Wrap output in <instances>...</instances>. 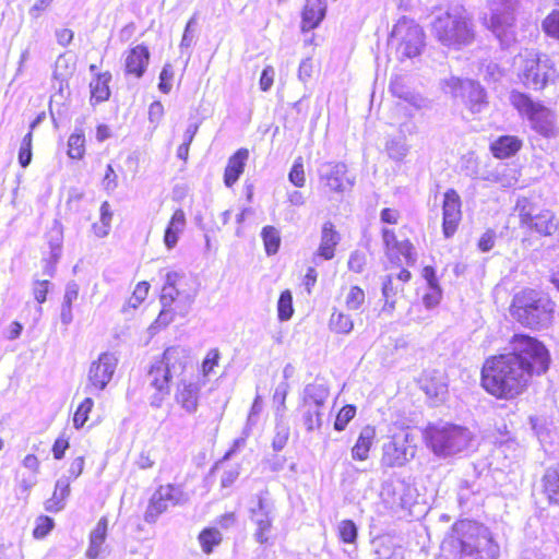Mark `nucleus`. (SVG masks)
<instances>
[{
    "instance_id": "nucleus-1",
    "label": "nucleus",
    "mask_w": 559,
    "mask_h": 559,
    "mask_svg": "<svg viewBox=\"0 0 559 559\" xmlns=\"http://www.w3.org/2000/svg\"><path fill=\"white\" fill-rule=\"evenodd\" d=\"M510 353L488 358L481 369V385L491 395L512 399L521 394L534 374L549 366V353L542 342L525 334L510 340Z\"/></svg>"
},
{
    "instance_id": "nucleus-2",
    "label": "nucleus",
    "mask_w": 559,
    "mask_h": 559,
    "mask_svg": "<svg viewBox=\"0 0 559 559\" xmlns=\"http://www.w3.org/2000/svg\"><path fill=\"white\" fill-rule=\"evenodd\" d=\"M455 559H498L499 546L487 527L469 520L456 522L444 542Z\"/></svg>"
},
{
    "instance_id": "nucleus-3",
    "label": "nucleus",
    "mask_w": 559,
    "mask_h": 559,
    "mask_svg": "<svg viewBox=\"0 0 559 559\" xmlns=\"http://www.w3.org/2000/svg\"><path fill=\"white\" fill-rule=\"evenodd\" d=\"M431 34L442 46L461 50L476 40V23L467 9L453 5L435 16Z\"/></svg>"
},
{
    "instance_id": "nucleus-4",
    "label": "nucleus",
    "mask_w": 559,
    "mask_h": 559,
    "mask_svg": "<svg viewBox=\"0 0 559 559\" xmlns=\"http://www.w3.org/2000/svg\"><path fill=\"white\" fill-rule=\"evenodd\" d=\"M555 307V302L547 295L526 289L514 296L510 312L522 325L539 330L551 325Z\"/></svg>"
},
{
    "instance_id": "nucleus-5",
    "label": "nucleus",
    "mask_w": 559,
    "mask_h": 559,
    "mask_svg": "<svg viewBox=\"0 0 559 559\" xmlns=\"http://www.w3.org/2000/svg\"><path fill=\"white\" fill-rule=\"evenodd\" d=\"M424 439L437 456L448 457L467 450L473 441V433L460 425L437 423L425 428Z\"/></svg>"
},
{
    "instance_id": "nucleus-6",
    "label": "nucleus",
    "mask_w": 559,
    "mask_h": 559,
    "mask_svg": "<svg viewBox=\"0 0 559 559\" xmlns=\"http://www.w3.org/2000/svg\"><path fill=\"white\" fill-rule=\"evenodd\" d=\"M519 5L520 0H487L488 14L484 16V24L503 47L516 40Z\"/></svg>"
},
{
    "instance_id": "nucleus-7",
    "label": "nucleus",
    "mask_w": 559,
    "mask_h": 559,
    "mask_svg": "<svg viewBox=\"0 0 559 559\" xmlns=\"http://www.w3.org/2000/svg\"><path fill=\"white\" fill-rule=\"evenodd\" d=\"M518 74L522 83L535 91L543 90L552 70L549 58L535 49H524L515 57Z\"/></svg>"
},
{
    "instance_id": "nucleus-8",
    "label": "nucleus",
    "mask_w": 559,
    "mask_h": 559,
    "mask_svg": "<svg viewBox=\"0 0 559 559\" xmlns=\"http://www.w3.org/2000/svg\"><path fill=\"white\" fill-rule=\"evenodd\" d=\"M510 100L522 116L527 117L532 128L537 133L545 138L557 134L556 117L549 108L533 102L527 95L520 92H513Z\"/></svg>"
},
{
    "instance_id": "nucleus-9",
    "label": "nucleus",
    "mask_w": 559,
    "mask_h": 559,
    "mask_svg": "<svg viewBox=\"0 0 559 559\" xmlns=\"http://www.w3.org/2000/svg\"><path fill=\"white\" fill-rule=\"evenodd\" d=\"M390 43L399 60L415 58L425 47V33L413 20L403 17L394 25Z\"/></svg>"
},
{
    "instance_id": "nucleus-10",
    "label": "nucleus",
    "mask_w": 559,
    "mask_h": 559,
    "mask_svg": "<svg viewBox=\"0 0 559 559\" xmlns=\"http://www.w3.org/2000/svg\"><path fill=\"white\" fill-rule=\"evenodd\" d=\"M416 444L408 431H400L388 438L381 448L380 464L386 468L405 466L415 457Z\"/></svg>"
},
{
    "instance_id": "nucleus-11",
    "label": "nucleus",
    "mask_w": 559,
    "mask_h": 559,
    "mask_svg": "<svg viewBox=\"0 0 559 559\" xmlns=\"http://www.w3.org/2000/svg\"><path fill=\"white\" fill-rule=\"evenodd\" d=\"M515 211L519 213L520 225L539 235L551 236L558 229L559 222L555 214L549 210L537 212L526 198L518 200Z\"/></svg>"
},
{
    "instance_id": "nucleus-12",
    "label": "nucleus",
    "mask_w": 559,
    "mask_h": 559,
    "mask_svg": "<svg viewBox=\"0 0 559 559\" xmlns=\"http://www.w3.org/2000/svg\"><path fill=\"white\" fill-rule=\"evenodd\" d=\"M187 500V495L179 486L171 484L159 486L150 499L144 520L147 523H154L170 506L183 504Z\"/></svg>"
},
{
    "instance_id": "nucleus-13",
    "label": "nucleus",
    "mask_w": 559,
    "mask_h": 559,
    "mask_svg": "<svg viewBox=\"0 0 559 559\" xmlns=\"http://www.w3.org/2000/svg\"><path fill=\"white\" fill-rule=\"evenodd\" d=\"M118 358L112 353H103L98 359L91 364L87 380L88 383L85 388L87 393L93 394L95 391H103L110 382L116 367Z\"/></svg>"
},
{
    "instance_id": "nucleus-14",
    "label": "nucleus",
    "mask_w": 559,
    "mask_h": 559,
    "mask_svg": "<svg viewBox=\"0 0 559 559\" xmlns=\"http://www.w3.org/2000/svg\"><path fill=\"white\" fill-rule=\"evenodd\" d=\"M461 198L454 189L444 192L442 204V230L447 238L453 236L462 219Z\"/></svg>"
},
{
    "instance_id": "nucleus-15",
    "label": "nucleus",
    "mask_w": 559,
    "mask_h": 559,
    "mask_svg": "<svg viewBox=\"0 0 559 559\" xmlns=\"http://www.w3.org/2000/svg\"><path fill=\"white\" fill-rule=\"evenodd\" d=\"M381 496L392 509H405L414 499V489L405 480L396 479L384 484Z\"/></svg>"
},
{
    "instance_id": "nucleus-16",
    "label": "nucleus",
    "mask_w": 559,
    "mask_h": 559,
    "mask_svg": "<svg viewBox=\"0 0 559 559\" xmlns=\"http://www.w3.org/2000/svg\"><path fill=\"white\" fill-rule=\"evenodd\" d=\"M205 384L200 379L181 380L176 388L175 401L189 415L194 414L199 407L200 391Z\"/></svg>"
},
{
    "instance_id": "nucleus-17",
    "label": "nucleus",
    "mask_w": 559,
    "mask_h": 559,
    "mask_svg": "<svg viewBox=\"0 0 559 559\" xmlns=\"http://www.w3.org/2000/svg\"><path fill=\"white\" fill-rule=\"evenodd\" d=\"M454 95L465 99L472 112H480L485 106L486 94L479 83L472 80L453 79Z\"/></svg>"
},
{
    "instance_id": "nucleus-18",
    "label": "nucleus",
    "mask_w": 559,
    "mask_h": 559,
    "mask_svg": "<svg viewBox=\"0 0 559 559\" xmlns=\"http://www.w3.org/2000/svg\"><path fill=\"white\" fill-rule=\"evenodd\" d=\"M182 280V275L177 272H168L166 274V281L162 289L160 304L164 307H171L173 304L179 299L180 302L185 304V308L180 311L183 317L187 314L190 305L193 301V296L189 294H182L178 285Z\"/></svg>"
},
{
    "instance_id": "nucleus-19",
    "label": "nucleus",
    "mask_w": 559,
    "mask_h": 559,
    "mask_svg": "<svg viewBox=\"0 0 559 559\" xmlns=\"http://www.w3.org/2000/svg\"><path fill=\"white\" fill-rule=\"evenodd\" d=\"M346 171V165L340 162H324L318 168L320 182L331 192L344 191V176Z\"/></svg>"
},
{
    "instance_id": "nucleus-20",
    "label": "nucleus",
    "mask_w": 559,
    "mask_h": 559,
    "mask_svg": "<svg viewBox=\"0 0 559 559\" xmlns=\"http://www.w3.org/2000/svg\"><path fill=\"white\" fill-rule=\"evenodd\" d=\"M326 11V0H306L301 11V32L306 33L319 27L325 19Z\"/></svg>"
},
{
    "instance_id": "nucleus-21",
    "label": "nucleus",
    "mask_w": 559,
    "mask_h": 559,
    "mask_svg": "<svg viewBox=\"0 0 559 559\" xmlns=\"http://www.w3.org/2000/svg\"><path fill=\"white\" fill-rule=\"evenodd\" d=\"M341 241V235L331 222L322 226L320 245L313 254V262L318 264L319 259L332 260L335 255V248Z\"/></svg>"
},
{
    "instance_id": "nucleus-22",
    "label": "nucleus",
    "mask_w": 559,
    "mask_h": 559,
    "mask_svg": "<svg viewBox=\"0 0 559 559\" xmlns=\"http://www.w3.org/2000/svg\"><path fill=\"white\" fill-rule=\"evenodd\" d=\"M150 52L143 45H138L131 48L124 60V69L127 74H132L136 79L141 78L148 64Z\"/></svg>"
},
{
    "instance_id": "nucleus-23",
    "label": "nucleus",
    "mask_w": 559,
    "mask_h": 559,
    "mask_svg": "<svg viewBox=\"0 0 559 559\" xmlns=\"http://www.w3.org/2000/svg\"><path fill=\"white\" fill-rule=\"evenodd\" d=\"M174 377L180 376L189 361V350L182 346H170L165 349L159 360Z\"/></svg>"
},
{
    "instance_id": "nucleus-24",
    "label": "nucleus",
    "mask_w": 559,
    "mask_h": 559,
    "mask_svg": "<svg viewBox=\"0 0 559 559\" xmlns=\"http://www.w3.org/2000/svg\"><path fill=\"white\" fill-rule=\"evenodd\" d=\"M108 531V519L102 516L88 537V547L85 551L87 559H97L105 551V542Z\"/></svg>"
},
{
    "instance_id": "nucleus-25",
    "label": "nucleus",
    "mask_w": 559,
    "mask_h": 559,
    "mask_svg": "<svg viewBox=\"0 0 559 559\" xmlns=\"http://www.w3.org/2000/svg\"><path fill=\"white\" fill-rule=\"evenodd\" d=\"M377 432L376 428L371 425H367L361 428L358 438L350 450L352 459L354 461H367L369 459V452L373 445Z\"/></svg>"
},
{
    "instance_id": "nucleus-26",
    "label": "nucleus",
    "mask_w": 559,
    "mask_h": 559,
    "mask_svg": "<svg viewBox=\"0 0 559 559\" xmlns=\"http://www.w3.org/2000/svg\"><path fill=\"white\" fill-rule=\"evenodd\" d=\"M249 158V151L247 148H239L228 159L224 173V183L226 187H233L243 173L246 163Z\"/></svg>"
},
{
    "instance_id": "nucleus-27",
    "label": "nucleus",
    "mask_w": 559,
    "mask_h": 559,
    "mask_svg": "<svg viewBox=\"0 0 559 559\" xmlns=\"http://www.w3.org/2000/svg\"><path fill=\"white\" fill-rule=\"evenodd\" d=\"M70 477L63 476L59 478L56 481L51 498L45 502V509L48 512H59L63 510L66 507V501L70 496Z\"/></svg>"
},
{
    "instance_id": "nucleus-28",
    "label": "nucleus",
    "mask_w": 559,
    "mask_h": 559,
    "mask_svg": "<svg viewBox=\"0 0 559 559\" xmlns=\"http://www.w3.org/2000/svg\"><path fill=\"white\" fill-rule=\"evenodd\" d=\"M186 227V214L181 209L174 212L164 235V243L168 249H173L179 239V235Z\"/></svg>"
},
{
    "instance_id": "nucleus-29",
    "label": "nucleus",
    "mask_w": 559,
    "mask_h": 559,
    "mask_svg": "<svg viewBox=\"0 0 559 559\" xmlns=\"http://www.w3.org/2000/svg\"><path fill=\"white\" fill-rule=\"evenodd\" d=\"M174 378V374L159 361H155L150 371L148 379L151 385L154 386L158 393H169V382Z\"/></svg>"
},
{
    "instance_id": "nucleus-30",
    "label": "nucleus",
    "mask_w": 559,
    "mask_h": 559,
    "mask_svg": "<svg viewBox=\"0 0 559 559\" xmlns=\"http://www.w3.org/2000/svg\"><path fill=\"white\" fill-rule=\"evenodd\" d=\"M329 397V389L323 383L308 384L304 390L302 406L320 408Z\"/></svg>"
},
{
    "instance_id": "nucleus-31",
    "label": "nucleus",
    "mask_w": 559,
    "mask_h": 559,
    "mask_svg": "<svg viewBox=\"0 0 559 559\" xmlns=\"http://www.w3.org/2000/svg\"><path fill=\"white\" fill-rule=\"evenodd\" d=\"M522 146V141L513 135H503L496 140L490 148L498 158H507L515 154Z\"/></svg>"
},
{
    "instance_id": "nucleus-32",
    "label": "nucleus",
    "mask_w": 559,
    "mask_h": 559,
    "mask_svg": "<svg viewBox=\"0 0 559 559\" xmlns=\"http://www.w3.org/2000/svg\"><path fill=\"white\" fill-rule=\"evenodd\" d=\"M421 388L429 397L437 400H443L448 393V384L441 374L426 376Z\"/></svg>"
},
{
    "instance_id": "nucleus-33",
    "label": "nucleus",
    "mask_w": 559,
    "mask_h": 559,
    "mask_svg": "<svg viewBox=\"0 0 559 559\" xmlns=\"http://www.w3.org/2000/svg\"><path fill=\"white\" fill-rule=\"evenodd\" d=\"M543 481L549 502L559 506V464L546 471Z\"/></svg>"
},
{
    "instance_id": "nucleus-34",
    "label": "nucleus",
    "mask_w": 559,
    "mask_h": 559,
    "mask_svg": "<svg viewBox=\"0 0 559 559\" xmlns=\"http://www.w3.org/2000/svg\"><path fill=\"white\" fill-rule=\"evenodd\" d=\"M329 329L333 333L347 335L354 330V321L349 314L333 309L329 319Z\"/></svg>"
},
{
    "instance_id": "nucleus-35",
    "label": "nucleus",
    "mask_w": 559,
    "mask_h": 559,
    "mask_svg": "<svg viewBox=\"0 0 559 559\" xmlns=\"http://www.w3.org/2000/svg\"><path fill=\"white\" fill-rule=\"evenodd\" d=\"M390 91L399 98H403L414 105L416 108H421L425 100L418 96L413 95L406 84L403 76L396 75L390 82Z\"/></svg>"
},
{
    "instance_id": "nucleus-36",
    "label": "nucleus",
    "mask_w": 559,
    "mask_h": 559,
    "mask_svg": "<svg viewBox=\"0 0 559 559\" xmlns=\"http://www.w3.org/2000/svg\"><path fill=\"white\" fill-rule=\"evenodd\" d=\"M110 75L108 73L99 74L96 79H94L91 84V98L96 103L104 102L108 99L110 95V91L108 87V81Z\"/></svg>"
},
{
    "instance_id": "nucleus-37",
    "label": "nucleus",
    "mask_w": 559,
    "mask_h": 559,
    "mask_svg": "<svg viewBox=\"0 0 559 559\" xmlns=\"http://www.w3.org/2000/svg\"><path fill=\"white\" fill-rule=\"evenodd\" d=\"M265 251L269 255L278 251L281 238L278 230L273 226H265L261 233Z\"/></svg>"
},
{
    "instance_id": "nucleus-38",
    "label": "nucleus",
    "mask_w": 559,
    "mask_h": 559,
    "mask_svg": "<svg viewBox=\"0 0 559 559\" xmlns=\"http://www.w3.org/2000/svg\"><path fill=\"white\" fill-rule=\"evenodd\" d=\"M85 139L83 133L74 132L69 136L68 140V155L71 158L80 159L83 157L85 152Z\"/></svg>"
},
{
    "instance_id": "nucleus-39",
    "label": "nucleus",
    "mask_w": 559,
    "mask_h": 559,
    "mask_svg": "<svg viewBox=\"0 0 559 559\" xmlns=\"http://www.w3.org/2000/svg\"><path fill=\"white\" fill-rule=\"evenodd\" d=\"M148 290L150 284L147 282H140L135 286L132 296L126 302L123 311L127 312L129 308L136 309L147 297Z\"/></svg>"
},
{
    "instance_id": "nucleus-40",
    "label": "nucleus",
    "mask_w": 559,
    "mask_h": 559,
    "mask_svg": "<svg viewBox=\"0 0 559 559\" xmlns=\"http://www.w3.org/2000/svg\"><path fill=\"white\" fill-rule=\"evenodd\" d=\"M200 544L204 552L209 554L213 547L222 540V535L216 528H206L199 536Z\"/></svg>"
},
{
    "instance_id": "nucleus-41",
    "label": "nucleus",
    "mask_w": 559,
    "mask_h": 559,
    "mask_svg": "<svg viewBox=\"0 0 559 559\" xmlns=\"http://www.w3.org/2000/svg\"><path fill=\"white\" fill-rule=\"evenodd\" d=\"M304 407V425L308 431L319 429L322 425V412L320 408L310 406Z\"/></svg>"
},
{
    "instance_id": "nucleus-42",
    "label": "nucleus",
    "mask_w": 559,
    "mask_h": 559,
    "mask_svg": "<svg viewBox=\"0 0 559 559\" xmlns=\"http://www.w3.org/2000/svg\"><path fill=\"white\" fill-rule=\"evenodd\" d=\"M542 29L548 37L559 40V10L551 11L543 20Z\"/></svg>"
},
{
    "instance_id": "nucleus-43",
    "label": "nucleus",
    "mask_w": 559,
    "mask_h": 559,
    "mask_svg": "<svg viewBox=\"0 0 559 559\" xmlns=\"http://www.w3.org/2000/svg\"><path fill=\"white\" fill-rule=\"evenodd\" d=\"M278 319L281 321L289 320L294 313L293 296L289 290H284L277 302Z\"/></svg>"
},
{
    "instance_id": "nucleus-44",
    "label": "nucleus",
    "mask_w": 559,
    "mask_h": 559,
    "mask_svg": "<svg viewBox=\"0 0 559 559\" xmlns=\"http://www.w3.org/2000/svg\"><path fill=\"white\" fill-rule=\"evenodd\" d=\"M94 406V401L92 397H86L82 401V403L76 408L73 416V425L76 429H80L84 426V424L88 419V414L91 413Z\"/></svg>"
},
{
    "instance_id": "nucleus-45",
    "label": "nucleus",
    "mask_w": 559,
    "mask_h": 559,
    "mask_svg": "<svg viewBox=\"0 0 559 559\" xmlns=\"http://www.w3.org/2000/svg\"><path fill=\"white\" fill-rule=\"evenodd\" d=\"M365 292L359 286H352L345 297V306L348 310L356 311L365 304Z\"/></svg>"
},
{
    "instance_id": "nucleus-46",
    "label": "nucleus",
    "mask_w": 559,
    "mask_h": 559,
    "mask_svg": "<svg viewBox=\"0 0 559 559\" xmlns=\"http://www.w3.org/2000/svg\"><path fill=\"white\" fill-rule=\"evenodd\" d=\"M337 533L342 542L353 544L357 538V526L352 520H343L337 525Z\"/></svg>"
},
{
    "instance_id": "nucleus-47",
    "label": "nucleus",
    "mask_w": 559,
    "mask_h": 559,
    "mask_svg": "<svg viewBox=\"0 0 559 559\" xmlns=\"http://www.w3.org/2000/svg\"><path fill=\"white\" fill-rule=\"evenodd\" d=\"M61 241L62 231L59 227H55L50 233L49 246H50V263H57L61 254Z\"/></svg>"
},
{
    "instance_id": "nucleus-48",
    "label": "nucleus",
    "mask_w": 559,
    "mask_h": 559,
    "mask_svg": "<svg viewBox=\"0 0 559 559\" xmlns=\"http://www.w3.org/2000/svg\"><path fill=\"white\" fill-rule=\"evenodd\" d=\"M273 508L272 506L266 501V499L262 496H258L257 507L251 509L252 512V521L254 520H269L271 519V512Z\"/></svg>"
},
{
    "instance_id": "nucleus-49",
    "label": "nucleus",
    "mask_w": 559,
    "mask_h": 559,
    "mask_svg": "<svg viewBox=\"0 0 559 559\" xmlns=\"http://www.w3.org/2000/svg\"><path fill=\"white\" fill-rule=\"evenodd\" d=\"M289 181L298 187L301 188L306 183V177H305V170H304V163L302 158L298 157L295 159L294 165L288 174Z\"/></svg>"
},
{
    "instance_id": "nucleus-50",
    "label": "nucleus",
    "mask_w": 559,
    "mask_h": 559,
    "mask_svg": "<svg viewBox=\"0 0 559 559\" xmlns=\"http://www.w3.org/2000/svg\"><path fill=\"white\" fill-rule=\"evenodd\" d=\"M32 160V132L24 135L19 152V163L22 167H27Z\"/></svg>"
},
{
    "instance_id": "nucleus-51",
    "label": "nucleus",
    "mask_w": 559,
    "mask_h": 559,
    "mask_svg": "<svg viewBox=\"0 0 559 559\" xmlns=\"http://www.w3.org/2000/svg\"><path fill=\"white\" fill-rule=\"evenodd\" d=\"M356 408L353 405L344 406L337 414L334 428L337 431H342L346 428L347 424L354 418Z\"/></svg>"
},
{
    "instance_id": "nucleus-52",
    "label": "nucleus",
    "mask_w": 559,
    "mask_h": 559,
    "mask_svg": "<svg viewBox=\"0 0 559 559\" xmlns=\"http://www.w3.org/2000/svg\"><path fill=\"white\" fill-rule=\"evenodd\" d=\"M389 156L394 160H403L408 153V146L401 141L392 140L386 144Z\"/></svg>"
},
{
    "instance_id": "nucleus-53",
    "label": "nucleus",
    "mask_w": 559,
    "mask_h": 559,
    "mask_svg": "<svg viewBox=\"0 0 559 559\" xmlns=\"http://www.w3.org/2000/svg\"><path fill=\"white\" fill-rule=\"evenodd\" d=\"M254 524L257 525L254 533L255 540L259 544H265L269 540L267 533L272 526V518L269 520H254Z\"/></svg>"
},
{
    "instance_id": "nucleus-54",
    "label": "nucleus",
    "mask_w": 559,
    "mask_h": 559,
    "mask_svg": "<svg viewBox=\"0 0 559 559\" xmlns=\"http://www.w3.org/2000/svg\"><path fill=\"white\" fill-rule=\"evenodd\" d=\"M480 71L484 79L491 82L499 81L503 75L502 69L496 62L491 61L488 62L487 64H484L480 68Z\"/></svg>"
},
{
    "instance_id": "nucleus-55",
    "label": "nucleus",
    "mask_w": 559,
    "mask_h": 559,
    "mask_svg": "<svg viewBox=\"0 0 559 559\" xmlns=\"http://www.w3.org/2000/svg\"><path fill=\"white\" fill-rule=\"evenodd\" d=\"M173 79H174L173 67L169 63H167L164 66L162 72L159 74L158 88L165 94L169 93L171 90Z\"/></svg>"
},
{
    "instance_id": "nucleus-56",
    "label": "nucleus",
    "mask_w": 559,
    "mask_h": 559,
    "mask_svg": "<svg viewBox=\"0 0 559 559\" xmlns=\"http://www.w3.org/2000/svg\"><path fill=\"white\" fill-rule=\"evenodd\" d=\"M366 254L361 251H354L348 259V269L355 273H361L366 265Z\"/></svg>"
},
{
    "instance_id": "nucleus-57",
    "label": "nucleus",
    "mask_w": 559,
    "mask_h": 559,
    "mask_svg": "<svg viewBox=\"0 0 559 559\" xmlns=\"http://www.w3.org/2000/svg\"><path fill=\"white\" fill-rule=\"evenodd\" d=\"M219 360V350L217 348H213L209 350L203 362H202V373L204 377L209 376L215 366H217Z\"/></svg>"
},
{
    "instance_id": "nucleus-58",
    "label": "nucleus",
    "mask_w": 559,
    "mask_h": 559,
    "mask_svg": "<svg viewBox=\"0 0 559 559\" xmlns=\"http://www.w3.org/2000/svg\"><path fill=\"white\" fill-rule=\"evenodd\" d=\"M289 429L286 426H277L276 433L273 438L272 447L275 451H281L284 449L288 441Z\"/></svg>"
},
{
    "instance_id": "nucleus-59",
    "label": "nucleus",
    "mask_w": 559,
    "mask_h": 559,
    "mask_svg": "<svg viewBox=\"0 0 559 559\" xmlns=\"http://www.w3.org/2000/svg\"><path fill=\"white\" fill-rule=\"evenodd\" d=\"M53 527V520L48 516H40L33 532L35 538H44Z\"/></svg>"
},
{
    "instance_id": "nucleus-60",
    "label": "nucleus",
    "mask_w": 559,
    "mask_h": 559,
    "mask_svg": "<svg viewBox=\"0 0 559 559\" xmlns=\"http://www.w3.org/2000/svg\"><path fill=\"white\" fill-rule=\"evenodd\" d=\"M428 287L429 290L424 295L423 301L427 308H433L440 302L442 292L439 285Z\"/></svg>"
},
{
    "instance_id": "nucleus-61",
    "label": "nucleus",
    "mask_w": 559,
    "mask_h": 559,
    "mask_svg": "<svg viewBox=\"0 0 559 559\" xmlns=\"http://www.w3.org/2000/svg\"><path fill=\"white\" fill-rule=\"evenodd\" d=\"M174 320V310L171 307H164L160 310L157 319L155 322L151 325L152 330L160 329L167 326L170 322Z\"/></svg>"
},
{
    "instance_id": "nucleus-62",
    "label": "nucleus",
    "mask_w": 559,
    "mask_h": 559,
    "mask_svg": "<svg viewBox=\"0 0 559 559\" xmlns=\"http://www.w3.org/2000/svg\"><path fill=\"white\" fill-rule=\"evenodd\" d=\"M401 255L404 257L406 263L408 265H413L416 261V257L414 254V247L409 241H400L397 246L394 248Z\"/></svg>"
},
{
    "instance_id": "nucleus-63",
    "label": "nucleus",
    "mask_w": 559,
    "mask_h": 559,
    "mask_svg": "<svg viewBox=\"0 0 559 559\" xmlns=\"http://www.w3.org/2000/svg\"><path fill=\"white\" fill-rule=\"evenodd\" d=\"M240 468L238 465L230 466L225 469L221 476V486L222 488L230 487L239 477Z\"/></svg>"
},
{
    "instance_id": "nucleus-64",
    "label": "nucleus",
    "mask_w": 559,
    "mask_h": 559,
    "mask_svg": "<svg viewBox=\"0 0 559 559\" xmlns=\"http://www.w3.org/2000/svg\"><path fill=\"white\" fill-rule=\"evenodd\" d=\"M103 188L107 192H112L118 186V177L111 165H107L105 176L103 178Z\"/></svg>"
}]
</instances>
